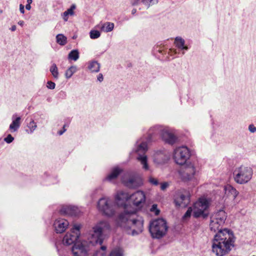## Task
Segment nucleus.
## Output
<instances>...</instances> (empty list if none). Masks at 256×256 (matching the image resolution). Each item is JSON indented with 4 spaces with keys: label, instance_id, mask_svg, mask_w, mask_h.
<instances>
[{
    "label": "nucleus",
    "instance_id": "nucleus-48",
    "mask_svg": "<svg viewBox=\"0 0 256 256\" xmlns=\"http://www.w3.org/2000/svg\"><path fill=\"white\" fill-rule=\"evenodd\" d=\"M10 30L12 32L15 31L16 30V26L15 25L12 26Z\"/></svg>",
    "mask_w": 256,
    "mask_h": 256
},
{
    "label": "nucleus",
    "instance_id": "nucleus-14",
    "mask_svg": "<svg viewBox=\"0 0 256 256\" xmlns=\"http://www.w3.org/2000/svg\"><path fill=\"white\" fill-rule=\"evenodd\" d=\"M196 173V168L192 164L186 166L180 172L182 180L185 182L190 181H195V174Z\"/></svg>",
    "mask_w": 256,
    "mask_h": 256
},
{
    "label": "nucleus",
    "instance_id": "nucleus-33",
    "mask_svg": "<svg viewBox=\"0 0 256 256\" xmlns=\"http://www.w3.org/2000/svg\"><path fill=\"white\" fill-rule=\"evenodd\" d=\"M157 52H158L161 54H164L165 53L163 48L158 46H155L154 49V54H157Z\"/></svg>",
    "mask_w": 256,
    "mask_h": 256
},
{
    "label": "nucleus",
    "instance_id": "nucleus-44",
    "mask_svg": "<svg viewBox=\"0 0 256 256\" xmlns=\"http://www.w3.org/2000/svg\"><path fill=\"white\" fill-rule=\"evenodd\" d=\"M140 2V0H130V4L133 5H137Z\"/></svg>",
    "mask_w": 256,
    "mask_h": 256
},
{
    "label": "nucleus",
    "instance_id": "nucleus-6",
    "mask_svg": "<svg viewBox=\"0 0 256 256\" xmlns=\"http://www.w3.org/2000/svg\"><path fill=\"white\" fill-rule=\"evenodd\" d=\"M253 175V170L249 166H241L236 168L234 172V179L238 184H243L250 180Z\"/></svg>",
    "mask_w": 256,
    "mask_h": 256
},
{
    "label": "nucleus",
    "instance_id": "nucleus-27",
    "mask_svg": "<svg viewBox=\"0 0 256 256\" xmlns=\"http://www.w3.org/2000/svg\"><path fill=\"white\" fill-rule=\"evenodd\" d=\"M79 58V52L77 50H74L68 54V58L74 61L77 60Z\"/></svg>",
    "mask_w": 256,
    "mask_h": 256
},
{
    "label": "nucleus",
    "instance_id": "nucleus-38",
    "mask_svg": "<svg viewBox=\"0 0 256 256\" xmlns=\"http://www.w3.org/2000/svg\"><path fill=\"white\" fill-rule=\"evenodd\" d=\"M76 8V6L74 4H72L70 8L68 9L66 11V12L70 15L72 16L74 14V10Z\"/></svg>",
    "mask_w": 256,
    "mask_h": 256
},
{
    "label": "nucleus",
    "instance_id": "nucleus-18",
    "mask_svg": "<svg viewBox=\"0 0 256 256\" xmlns=\"http://www.w3.org/2000/svg\"><path fill=\"white\" fill-rule=\"evenodd\" d=\"M60 212L62 214L70 215L72 216H77L80 213V210L76 206H63Z\"/></svg>",
    "mask_w": 256,
    "mask_h": 256
},
{
    "label": "nucleus",
    "instance_id": "nucleus-12",
    "mask_svg": "<svg viewBox=\"0 0 256 256\" xmlns=\"http://www.w3.org/2000/svg\"><path fill=\"white\" fill-rule=\"evenodd\" d=\"M190 202L188 191L182 190L177 191L174 196V202L176 206L186 207Z\"/></svg>",
    "mask_w": 256,
    "mask_h": 256
},
{
    "label": "nucleus",
    "instance_id": "nucleus-7",
    "mask_svg": "<svg viewBox=\"0 0 256 256\" xmlns=\"http://www.w3.org/2000/svg\"><path fill=\"white\" fill-rule=\"evenodd\" d=\"M168 228L166 220L157 218L150 222L149 230L152 238H160L166 234Z\"/></svg>",
    "mask_w": 256,
    "mask_h": 256
},
{
    "label": "nucleus",
    "instance_id": "nucleus-37",
    "mask_svg": "<svg viewBox=\"0 0 256 256\" xmlns=\"http://www.w3.org/2000/svg\"><path fill=\"white\" fill-rule=\"evenodd\" d=\"M56 84L52 81H48L46 84V87L50 90H53L55 88Z\"/></svg>",
    "mask_w": 256,
    "mask_h": 256
},
{
    "label": "nucleus",
    "instance_id": "nucleus-22",
    "mask_svg": "<svg viewBox=\"0 0 256 256\" xmlns=\"http://www.w3.org/2000/svg\"><path fill=\"white\" fill-rule=\"evenodd\" d=\"M100 64L96 60L88 62V68L92 72H98L100 70Z\"/></svg>",
    "mask_w": 256,
    "mask_h": 256
},
{
    "label": "nucleus",
    "instance_id": "nucleus-52",
    "mask_svg": "<svg viewBox=\"0 0 256 256\" xmlns=\"http://www.w3.org/2000/svg\"><path fill=\"white\" fill-rule=\"evenodd\" d=\"M106 248L104 246H100V249L103 251H105L106 250Z\"/></svg>",
    "mask_w": 256,
    "mask_h": 256
},
{
    "label": "nucleus",
    "instance_id": "nucleus-1",
    "mask_svg": "<svg viewBox=\"0 0 256 256\" xmlns=\"http://www.w3.org/2000/svg\"><path fill=\"white\" fill-rule=\"evenodd\" d=\"M130 200V195L124 191L118 192L115 196L116 206L123 207L124 212L117 218L118 224L126 230L128 234L132 236L141 233L144 228V220L136 214V210L126 204Z\"/></svg>",
    "mask_w": 256,
    "mask_h": 256
},
{
    "label": "nucleus",
    "instance_id": "nucleus-2",
    "mask_svg": "<svg viewBox=\"0 0 256 256\" xmlns=\"http://www.w3.org/2000/svg\"><path fill=\"white\" fill-rule=\"evenodd\" d=\"M111 227L106 220H101L96 223L90 232L86 240L78 241L74 243L72 248V252L74 256H86L89 250L90 244L92 246L103 242L104 235L110 232Z\"/></svg>",
    "mask_w": 256,
    "mask_h": 256
},
{
    "label": "nucleus",
    "instance_id": "nucleus-23",
    "mask_svg": "<svg viewBox=\"0 0 256 256\" xmlns=\"http://www.w3.org/2000/svg\"><path fill=\"white\" fill-rule=\"evenodd\" d=\"M121 170L119 168H114L112 172L106 178V180L108 181H110L116 178L121 172Z\"/></svg>",
    "mask_w": 256,
    "mask_h": 256
},
{
    "label": "nucleus",
    "instance_id": "nucleus-24",
    "mask_svg": "<svg viewBox=\"0 0 256 256\" xmlns=\"http://www.w3.org/2000/svg\"><path fill=\"white\" fill-rule=\"evenodd\" d=\"M37 125L34 120H31L30 122L27 124V128L26 130V132L28 134H31L34 132L36 129Z\"/></svg>",
    "mask_w": 256,
    "mask_h": 256
},
{
    "label": "nucleus",
    "instance_id": "nucleus-16",
    "mask_svg": "<svg viewBox=\"0 0 256 256\" xmlns=\"http://www.w3.org/2000/svg\"><path fill=\"white\" fill-rule=\"evenodd\" d=\"M224 195L223 197L224 202H228V200H234L237 196L238 192L232 186L228 184L224 188Z\"/></svg>",
    "mask_w": 256,
    "mask_h": 256
},
{
    "label": "nucleus",
    "instance_id": "nucleus-29",
    "mask_svg": "<svg viewBox=\"0 0 256 256\" xmlns=\"http://www.w3.org/2000/svg\"><path fill=\"white\" fill-rule=\"evenodd\" d=\"M50 72L54 78H58V69L56 65L53 64L50 68Z\"/></svg>",
    "mask_w": 256,
    "mask_h": 256
},
{
    "label": "nucleus",
    "instance_id": "nucleus-4",
    "mask_svg": "<svg viewBox=\"0 0 256 256\" xmlns=\"http://www.w3.org/2000/svg\"><path fill=\"white\" fill-rule=\"evenodd\" d=\"M217 232L212 240V251L217 256H224L234 248L236 238L233 232L228 228Z\"/></svg>",
    "mask_w": 256,
    "mask_h": 256
},
{
    "label": "nucleus",
    "instance_id": "nucleus-28",
    "mask_svg": "<svg viewBox=\"0 0 256 256\" xmlns=\"http://www.w3.org/2000/svg\"><path fill=\"white\" fill-rule=\"evenodd\" d=\"M158 0H142V2L147 8H149L150 6L158 4Z\"/></svg>",
    "mask_w": 256,
    "mask_h": 256
},
{
    "label": "nucleus",
    "instance_id": "nucleus-17",
    "mask_svg": "<svg viewBox=\"0 0 256 256\" xmlns=\"http://www.w3.org/2000/svg\"><path fill=\"white\" fill-rule=\"evenodd\" d=\"M68 222L62 218L57 219L54 224V226L56 233H62L68 228Z\"/></svg>",
    "mask_w": 256,
    "mask_h": 256
},
{
    "label": "nucleus",
    "instance_id": "nucleus-51",
    "mask_svg": "<svg viewBox=\"0 0 256 256\" xmlns=\"http://www.w3.org/2000/svg\"><path fill=\"white\" fill-rule=\"evenodd\" d=\"M18 24L20 26H24V22L23 20H20V21H19V22H18Z\"/></svg>",
    "mask_w": 256,
    "mask_h": 256
},
{
    "label": "nucleus",
    "instance_id": "nucleus-11",
    "mask_svg": "<svg viewBox=\"0 0 256 256\" xmlns=\"http://www.w3.org/2000/svg\"><path fill=\"white\" fill-rule=\"evenodd\" d=\"M190 156L189 149L184 146L176 148L174 152V159L180 165L184 164Z\"/></svg>",
    "mask_w": 256,
    "mask_h": 256
},
{
    "label": "nucleus",
    "instance_id": "nucleus-3",
    "mask_svg": "<svg viewBox=\"0 0 256 256\" xmlns=\"http://www.w3.org/2000/svg\"><path fill=\"white\" fill-rule=\"evenodd\" d=\"M160 134L162 140L169 144L172 145L177 140L176 136L172 133L166 129L162 128L160 126H155L150 129L148 132V137L146 141L138 140L136 142L135 152L138 153L137 160L142 165V168L145 170H149L148 163V158L144 153L148 150V142L153 140V137Z\"/></svg>",
    "mask_w": 256,
    "mask_h": 256
},
{
    "label": "nucleus",
    "instance_id": "nucleus-32",
    "mask_svg": "<svg viewBox=\"0 0 256 256\" xmlns=\"http://www.w3.org/2000/svg\"><path fill=\"white\" fill-rule=\"evenodd\" d=\"M192 212L194 213V209L193 208L190 207L188 208V210L182 216V219L184 220H186L189 218L192 214Z\"/></svg>",
    "mask_w": 256,
    "mask_h": 256
},
{
    "label": "nucleus",
    "instance_id": "nucleus-31",
    "mask_svg": "<svg viewBox=\"0 0 256 256\" xmlns=\"http://www.w3.org/2000/svg\"><path fill=\"white\" fill-rule=\"evenodd\" d=\"M100 36V33L97 30H91L90 32V36L92 39H96Z\"/></svg>",
    "mask_w": 256,
    "mask_h": 256
},
{
    "label": "nucleus",
    "instance_id": "nucleus-20",
    "mask_svg": "<svg viewBox=\"0 0 256 256\" xmlns=\"http://www.w3.org/2000/svg\"><path fill=\"white\" fill-rule=\"evenodd\" d=\"M16 114H14L12 116V122L10 125L9 129L11 132H15L18 130L20 125V117L18 116L14 118Z\"/></svg>",
    "mask_w": 256,
    "mask_h": 256
},
{
    "label": "nucleus",
    "instance_id": "nucleus-15",
    "mask_svg": "<svg viewBox=\"0 0 256 256\" xmlns=\"http://www.w3.org/2000/svg\"><path fill=\"white\" fill-rule=\"evenodd\" d=\"M130 200L132 202L134 206H142L146 202V196L142 191L138 190L130 195Z\"/></svg>",
    "mask_w": 256,
    "mask_h": 256
},
{
    "label": "nucleus",
    "instance_id": "nucleus-46",
    "mask_svg": "<svg viewBox=\"0 0 256 256\" xmlns=\"http://www.w3.org/2000/svg\"><path fill=\"white\" fill-rule=\"evenodd\" d=\"M20 10L21 13L24 14V6H23L22 4H20Z\"/></svg>",
    "mask_w": 256,
    "mask_h": 256
},
{
    "label": "nucleus",
    "instance_id": "nucleus-40",
    "mask_svg": "<svg viewBox=\"0 0 256 256\" xmlns=\"http://www.w3.org/2000/svg\"><path fill=\"white\" fill-rule=\"evenodd\" d=\"M248 130L251 132H256V127L252 124H251L250 125H249L248 126Z\"/></svg>",
    "mask_w": 256,
    "mask_h": 256
},
{
    "label": "nucleus",
    "instance_id": "nucleus-36",
    "mask_svg": "<svg viewBox=\"0 0 256 256\" xmlns=\"http://www.w3.org/2000/svg\"><path fill=\"white\" fill-rule=\"evenodd\" d=\"M14 140V138L12 137L11 134H9L6 138H4V141L8 144H10Z\"/></svg>",
    "mask_w": 256,
    "mask_h": 256
},
{
    "label": "nucleus",
    "instance_id": "nucleus-43",
    "mask_svg": "<svg viewBox=\"0 0 256 256\" xmlns=\"http://www.w3.org/2000/svg\"><path fill=\"white\" fill-rule=\"evenodd\" d=\"M98 80L100 82H102L104 80V77L102 74L100 73L97 76Z\"/></svg>",
    "mask_w": 256,
    "mask_h": 256
},
{
    "label": "nucleus",
    "instance_id": "nucleus-50",
    "mask_svg": "<svg viewBox=\"0 0 256 256\" xmlns=\"http://www.w3.org/2000/svg\"><path fill=\"white\" fill-rule=\"evenodd\" d=\"M26 8L28 10H30L31 8L30 4H26Z\"/></svg>",
    "mask_w": 256,
    "mask_h": 256
},
{
    "label": "nucleus",
    "instance_id": "nucleus-8",
    "mask_svg": "<svg viewBox=\"0 0 256 256\" xmlns=\"http://www.w3.org/2000/svg\"><path fill=\"white\" fill-rule=\"evenodd\" d=\"M210 202L205 198H200L193 206L194 217L206 218L209 215Z\"/></svg>",
    "mask_w": 256,
    "mask_h": 256
},
{
    "label": "nucleus",
    "instance_id": "nucleus-53",
    "mask_svg": "<svg viewBox=\"0 0 256 256\" xmlns=\"http://www.w3.org/2000/svg\"><path fill=\"white\" fill-rule=\"evenodd\" d=\"M136 12V8H134L132 11V14H134Z\"/></svg>",
    "mask_w": 256,
    "mask_h": 256
},
{
    "label": "nucleus",
    "instance_id": "nucleus-41",
    "mask_svg": "<svg viewBox=\"0 0 256 256\" xmlns=\"http://www.w3.org/2000/svg\"><path fill=\"white\" fill-rule=\"evenodd\" d=\"M70 14L66 12V11H65L62 14V18L64 20L65 22H66L68 20V16Z\"/></svg>",
    "mask_w": 256,
    "mask_h": 256
},
{
    "label": "nucleus",
    "instance_id": "nucleus-35",
    "mask_svg": "<svg viewBox=\"0 0 256 256\" xmlns=\"http://www.w3.org/2000/svg\"><path fill=\"white\" fill-rule=\"evenodd\" d=\"M150 212L154 213L156 215H158L160 214V210L157 208V205L156 204H154L152 205L150 209Z\"/></svg>",
    "mask_w": 256,
    "mask_h": 256
},
{
    "label": "nucleus",
    "instance_id": "nucleus-13",
    "mask_svg": "<svg viewBox=\"0 0 256 256\" xmlns=\"http://www.w3.org/2000/svg\"><path fill=\"white\" fill-rule=\"evenodd\" d=\"M153 157L154 163L158 166H161L168 161L170 154L168 150L163 148L156 151Z\"/></svg>",
    "mask_w": 256,
    "mask_h": 256
},
{
    "label": "nucleus",
    "instance_id": "nucleus-25",
    "mask_svg": "<svg viewBox=\"0 0 256 256\" xmlns=\"http://www.w3.org/2000/svg\"><path fill=\"white\" fill-rule=\"evenodd\" d=\"M56 42L60 46H64L67 43V38L63 34H58L56 36Z\"/></svg>",
    "mask_w": 256,
    "mask_h": 256
},
{
    "label": "nucleus",
    "instance_id": "nucleus-5",
    "mask_svg": "<svg viewBox=\"0 0 256 256\" xmlns=\"http://www.w3.org/2000/svg\"><path fill=\"white\" fill-rule=\"evenodd\" d=\"M226 218L227 214L224 210V206L219 210H216L210 216V230L216 232L222 230L221 227L224 224Z\"/></svg>",
    "mask_w": 256,
    "mask_h": 256
},
{
    "label": "nucleus",
    "instance_id": "nucleus-49",
    "mask_svg": "<svg viewBox=\"0 0 256 256\" xmlns=\"http://www.w3.org/2000/svg\"><path fill=\"white\" fill-rule=\"evenodd\" d=\"M168 51L171 53H174V54H176V50L170 49Z\"/></svg>",
    "mask_w": 256,
    "mask_h": 256
},
{
    "label": "nucleus",
    "instance_id": "nucleus-39",
    "mask_svg": "<svg viewBox=\"0 0 256 256\" xmlns=\"http://www.w3.org/2000/svg\"><path fill=\"white\" fill-rule=\"evenodd\" d=\"M149 182L150 183L154 186H158V180L152 177H150L149 178Z\"/></svg>",
    "mask_w": 256,
    "mask_h": 256
},
{
    "label": "nucleus",
    "instance_id": "nucleus-30",
    "mask_svg": "<svg viewBox=\"0 0 256 256\" xmlns=\"http://www.w3.org/2000/svg\"><path fill=\"white\" fill-rule=\"evenodd\" d=\"M123 182L130 188H132L136 186V178H130L127 180H123Z\"/></svg>",
    "mask_w": 256,
    "mask_h": 256
},
{
    "label": "nucleus",
    "instance_id": "nucleus-26",
    "mask_svg": "<svg viewBox=\"0 0 256 256\" xmlns=\"http://www.w3.org/2000/svg\"><path fill=\"white\" fill-rule=\"evenodd\" d=\"M77 67L75 66H72L70 67L65 72V76L67 79L70 78L77 71Z\"/></svg>",
    "mask_w": 256,
    "mask_h": 256
},
{
    "label": "nucleus",
    "instance_id": "nucleus-54",
    "mask_svg": "<svg viewBox=\"0 0 256 256\" xmlns=\"http://www.w3.org/2000/svg\"><path fill=\"white\" fill-rule=\"evenodd\" d=\"M32 0H27V4H30L32 3Z\"/></svg>",
    "mask_w": 256,
    "mask_h": 256
},
{
    "label": "nucleus",
    "instance_id": "nucleus-55",
    "mask_svg": "<svg viewBox=\"0 0 256 256\" xmlns=\"http://www.w3.org/2000/svg\"><path fill=\"white\" fill-rule=\"evenodd\" d=\"M4 144V142L3 141L1 140V139H0V146L3 145Z\"/></svg>",
    "mask_w": 256,
    "mask_h": 256
},
{
    "label": "nucleus",
    "instance_id": "nucleus-45",
    "mask_svg": "<svg viewBox=\"0 0 256 256\" xmlns=\"http://www.w3.org/2000/svg\"><path fill=\"white\" fill-rule=\"evenodd\" d=\"M65 126H66V125H64L62 128V130L58 132V134L59 135H60V136L62 135L66 131Z\"/></svg>",
    "mask_w": 256,
    "mask_h": 256
},
{
    "label": "nucleus",
    "instance_id": "nucleus-19",
    "mask_svg": "<svg viewBox=\"0 0 256 256\" xmlns=\"http://www.w3.org/2000/svg\"><path fill=\"white\" fill-rule=\"evenodd\" d=\"M174 44L182 52V54L184 55L185 51H187L189 48L185 45V40L180 36H176L174 39Z\"/></svg>",
    "mask_w": 256,
    "mask_h": 256
},
{
    "label": "nucleus",
    "instance_id": "nucleus-42",
    "mask_svg": "<svg viewBox=\"0 0 256 256\" xmlns=\"http://www.w3.org/2000/svg\"><path fill=\"white\" fill-rule=\"evenodd\" d=\"M168 184L167 182H164L161 184L160 188L162 190H164L166 188H168Z\"/></svg>",
    "mask_w": 256,
    "mask_h": 256
},
{
    "label": "nucleus",
    "instance_id": "nucleus-21",
    "mask_svg": "<svg viewBox=\"0 0 256 256\" xmlns=\"http://www.w3.org/2000/svg\"><path fill=\"white\" fill-rule=\"evenodd\" d=\"M114 24L111 22H106L100 25V28L101 31L108 32H112L114 28Z\"/></svg>",
    "mask_w": 256,
    "mask_h": 256
},
{
    "label": "nucleus",
    "instance_id": "nucleus-10",
    "mask_svg": "<svg viewBox=\"0 0 256 256\" xmlns=\"http://www.w3.org/2000/svg\"><path fill=\"white\" fill-rule=\"evenodd\" d=\"M81 226V224H74L70 231L67 232L63 238L62 243L64 245L69 246L72 244H74L75 242L80 241L78 239L80 236Z\"/></svg>",
    "mask_w": 256,
    "mask_h": 256
},
{
    "label": "nucleus",
    "instance_id": "nucleus-9",
    "mask_svg": "<svg viewBox=\"0 0 256 256\" xmlns=\"http://www.w3.org/2000/svg\"><path fill=\"white\" fill-rule=\"evenodd\" d=\"M98 210L108 216H112L116 212V205L112 200L108 198H101L98 202Z\"/></svg>",
    "mask_w": 256,
    "mask_h": 256
},
{
    "label": "nucleus",
    "instance_id": "nucleus-47",
    "mask_svg": "<svg viewBox=\"0 0 256 256\" xmlns=\"http://www.w3.org/2000/svg\"><path fill=\"white\" fill-rule=\"evenodd\" d=\"M55 245H56V248L57 249L58 252V254H60V248H58V245L57 243H56Z\"/></svg>",
    "mask_w": 256,
    "mask_h": 256
},
{
    "label": "nucleus",
    "instance_id": "nucleus-34",
    "mask_svg": "<svg viewBox=\"0 0 256 256\" xmlns=\"http://www.w3.org/2000/svg\"><path fill=\"white\" fill-rule=\"evenodd\" d=\"M110 256H122V251L119 249L114 250L110 252Z\"/></svg>",
    "mask_w": 256,
    "mask_h": 256
}]
</instances>
